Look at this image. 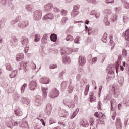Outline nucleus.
I'll return each instance as SVG.
<instances>
[{
  "instance_id": "f257e3e1",
  "label": "nucleus",
  "mask_w": 129,
  "mask_h": 129,
  "mask_svg": "<svg viewBox=\"0 0 129 129\" xmlns=\"http://www.w3.org/2000/svg\"><path fill=\"white\" fill-rule=\"evenodd\" d=\"M59 96V90L56 88L53 89L49 93V97L51 98H55Z\"/></svg>"
},
{
  "instance_id": "f03ea898",
  "label": "nucleus",
  "mask_w": 129,
  "mask_h": 129,
  "mask_svg": "<svg viewBox=\"0 0 129 129\" xmlns=\"http://www.w3.org/2000/svg\"><path fill=\"white\" fill-rule=\"evenodd\" d=\"M79 8H80V6L79 5H77L74 6V9L71 14L72 17H75L77 16L78 14H79V11H78Z\"/></svg>"
},
{
  "instance_id": "7ed1b4c3",
  "label": "nucleus",
  "mask_w": 129,
  "mask_h": 129,
  "mask_svg": "<svg viewBox=\"0 0 129 129\" xmlns=\"http://www.w3.org/2000/svg\"><path fill=\"white\" fill-rule=\"evenodd\" d=\"M86 63V59L83 56H80L79 58V66H84Z\"/></svg>"
},
{
  "instance_id": "20e7f679",
  "label": "nucleus",
  "mask_w": 129,
  "mask_h": 129,
  "mask_svg": "<svg viewBox=\"0 0 129 129\" xmlns=\"http://www.w3.org/2000/svg\"><path fill=\"white\" fill-rule=\"evenodd\" d=\"M27 64H28V63L26 61H22L20 62V68L21 69L24 70L25 72L28 70V69H27Z\"/></svg>"
},
{
  "instance_id": "39448f33",
  "label": "nucleus",
  "mask_w": 129,
  "mask_h": 129,
  "mask_svg": "<svg viewBox=\"0 0 129 129\" xmlns=\"http://www.w3.org/2000/svg\"><path fill=\"white\" fill-rule=\"evenodd\" d=\"M122 124L121 123V120L120 118H118L116 121V126L117 129H121Z\"/></svg>"
},
{
  "instance_id": "423d86ee",
  "label": "nucleus",
  "mask_w": 129,
  "mask_h": 129,
  "mask_svg": "<svg viewBox=\"0 0 129 129\" xmlns=\"http://www.w3.org/2000/svg\"><path fill=\"white\" fill-rule=\"evenodd\" d=\"M29 87L31 90H35V88L37 87V83L35 81L30 82Z\"/></svg>"
},
{
  "instance_id": "0eeeda50",
  "label": "nucleus",
  "mask_w": 129,
  "mask_h": 129,
  "mask_svg": "<svg viewBox=\"0 0 129 129\" xmlns=\"http://www.w3.org/2000/svg\"><path fill=\"white\" fill-rule=\"evenodd\" d=\"M81 124L84 127H88L89 126V123L87 120H83L81 122Z\"/></svg>"
},
{
  "instance_id": "6e6552de",
  "label": "nucleus",
  "mask_w": 129,
  "mask_h": 129,
  "mask_svg": "<svg viewBox=\"0 0 129 129\" xmlns=\"http://www.w3.org/2000/svg\"><path fill=\"white\" fill-rule=\"evenodd\" d=\"M24 57L25 56H24V54L19 53L16 56V60L17 61V62L22 61V60H23V59H24Z\"/></svg>"
},
{
  "instance_id": "1a4fd4ad",
  "label": "nucleus",
  "mask_w": 129,
  "mask_h": 129,
  "mask_svg": "<svg viewBox=\"0 0 129 129\" xmlns=\"http://www.w3.org/2000/svg\"><path fill=\"white\" fill-rule=\"evenodd\" d=\"M123 37H124L126 41H129V29H127L123 33Z\"/></svg>"
},
{
  "instance_id": "9d476101",
  "label": "nucleus",
  "mask_w": 129,
  "mask_h": 129,
  "mask_svg": "<svg viewBox=\"0 0 129 129\" xmlns=\"http://www.w3.org/2000/svg\"><path fill=\"white\" fill-rule=\"evenodd\" d=\"M40 82L44 84H48V83H49V79L46 77L41 78L40 79Z\"/></svg>"
},
{
  "instance_id": "9b49d317",
  "label": "nucleus",
  "mask_w": 129,
  "mask_h": 129,
  "mask_svg": "<svg viewBox=\"0 0 129 129\" xmlns=\"http://www.w3.org/2000/svg\"><path fill=\"white\" fill-rule=\"evenodd\" d=\"M44 18L45 19H50V20H52V19H54V15L52 13H49L46 14Z\"/></svg>"
},
{
  "instance_id": "f8f14e48",
  "label": "nucleus",
  "mask_w": 129,
  "mask_h": 129,
  "mask_svg": "<svg viewBox=\"0 0 129 129\" xmlns=\"http://www.w3.org/2000/svg\"><path fill=\"white\" fill-rule=\"evenodd\" d=\"M66 40L68 42H72L74 40L73 38V36L71 35H68L66 37Z\"/></svg>"
},
{
  "instance_id": "ddd939ff",
  "label": "nucleus",
  "mask_w": 129,
  "mask_h": 129,
  "mask_svg": "<svg viewBox=\"0 0 129 129\" xmlns=\"http://www.w3.org/2000/svg\"><path fill=\"white\" fill-rule=\"evenodd\" d=\"M51 41L52 42H56L57 41V35L52 34L50 36Z\"/></svg>"
},
{
  "instance_id": "4468645a",
  "label": "nucleus",
  "mask_w": 129,
  "mask_h": 129,
  "mask_svg": "<svg viewBox=\"0 0 129 129\" xmlns=\"http://www.w3.org/2000/svg\"><path fill=\"white\" fill-rule=\"evenodd\" d=\"M63 62L64 64H69L70 63V59L68 57H63Z\"/></svg>"
},
{
  "instance_id": "2eb2a0df",
  "label": "nucleus",
  "mask_w": 129,
  "mask_h": 129,
  "mask_svg": "<svg viewBox=\"0 0 129 129\" xmlns=\"http://www.w3.org/2000/svg\"><path fill=\"white\" fill-rule=\"evenodd\" d=\"M18 73V71H14L10 75V78H15L16 76H17V74Z\"/></svg>"
},
{
  "instance_id": "dca6fc26",
  "label": "nucleus",
  "mask_w": 129,
  "mask_h": 129,
  "mask_svg": "<svg viewBox=\"0 0 129 129\" xmlns=\"http://www.w3.org/2000/svg\"><path fill=\"white\" fill-rule=\"evenodd\" d=\"M34 37L35 42H39L41 40V35L39 34H35Z\"/></svg>"
},
{
  "instance_id": "f3484780",
  "label": "nucleus",
  "mask_w": 129,
  "mask_h": 129,
  "mask_svg": "<svg viewBox=\"0 0 129 129\" xmlns=\"http://www.w3.org/2000/svg\"><path fill=\"white\" fill-rule=\"evenodd\" d=\"M22 44L23 45V46H27V45H28V43H29V40H28V39L25 38H22Z\"/></svg>"
},
{
  "instance_id": "a211bd4d",
  "label": "nucleus",
  "mask_w": 129,
  "mask_h": 129,
  "mask_svg": "<svg viewBox=\"0 0 129 129\" xmlns=\"http://www.w3.org/2000/svg\"><path fill=\"white\" fill-rule=\"evenodd\" d=\"M52 7H53V5H52V4L51 3L48 4L44 6V8L46 11H48L50 10V9H52Z\"/></svg>"
},
{
  "instance_id": "6ab92c4d",
  "label": "nucleus",
  "mask_w": 129,
  "mask_h": 129,
  "mask_svg": "<svg viewBox=\"0 0 129 129\" xmlns=\"http://www.w3.org/2000/svg\"><path fill=\"white\" fill-rule=\"evenodd\" d=\"M42 91H43V96L45 97L46 96H47V90H48V88H44L42 87Z\"/></svg>"
},
{
  "instance_id": "aec40b11",
  "label": "nucleus",
  "mask_w": 129,
  "mask_h": 129,
  "mask_svg": "<svg viewBox=\"0 0 129 129\" xmlns=\"http://www.w3.org/2000/svg\"><path fill=\"white\" fill-rule=\"evenodd\" d=\"M111 20L112 22H115L117 20V15L115 14H113L111 16Z\"/></svg>"
},
{
  "instance_id": "412c9836",
  "label": "nucleus",
  "mask_w": 129,
  "mask_h": 129,
  "mask_svg": "<svg viewBox=\"0 0 129 129\" xmlns=\"http://www.w3.org/2000/svg\"><path fill=\"white\" fill-rule=\"evenodd\" d=\"M101 115L102 116H101V118H100V123H104V118H103V114H102V113H100L99 115Z\"/></svg>"
},
{
  "instance_id": "4be33fe9",
  "label": "nucleus",
  "mask_w": 129,
  "mask_h": 129,
  "mask_svg": "<svg viewBox=\"0 0 129 129\" xmlns=\"http://www.w3.org/2000/svg\"><path fill=\"white\" fill-rule=\"evenodd\" d=\"M90 102H95L96 101V98L95 96H90Z\"/></svg>"
},
{
  "instance_id": "5701e85b",
  "label": "nucleus",
  "mask_w": 129,
  "mask_h": 129,
  "mask_svg": "<svg viewBox=\"0 0 129 129\" xmlns=\"http://www.w3.org/2000/svg\"><path fill=\"white\" fill-rule=\"evenodd\" d=\"M60 13H61V15L62 16H65V15H67V11H66L64 9L61 10Z\"/></svg>"
},
{
  "instance_id": "b1692460",
  "label": "nucleus",
  "mask_w": 129,
  "mask_h": 129,
  "mask_svg": "<svg viewBox=\"0 0 129 129\" xmlns=\"http://www.w3.org/2000/svg\"><path fill=\"white\" fill-rule=\"evenodd\" d=\"M15 115L17 116H22V114H23V113H22V111H15Z\"/></svg>"
},
{
  "instance_id": "393cba45",
  "label": "nucleus",
  "mask_w": 129,
  "mask_h": 129,
  "mask_svg": "<svg viewBox=\"0 0 129 129\" xmlns=\"http://www.w3.org/2000/svg\"><path fill=\"white\" fill-rule=\"evenodd\" d=\"M89 123H90V125H91V126H93V124H94V120H93V118H90Z\"/></svg>"
},
{
  "instance_id": "a878e982",
  "label": "nucleus",
  "mask_w": 129,
  "mask_h": 129,
  "mask_svg": "<svg viewBox=\"0 0 129 129\" xmlns=\"http://www.w3.org/2000/svg\"><path fill=\"white\" fill-rule=\"evenodd\" d=\"M124 7L125 9H129V3L127 2H124Z\"/></svg>"
},
{
  "instance_id": "bb28decb",
  "label": "nucleus",
  "mask_w": 129,
  "mask_h": 129,
  "mask_svg": "<svg viewBox=\"0 0 129 129\" xmlns=\"http://www.w3.org/2000/svg\"><path fill=\"white\" fill-rule=\"evenodd\" d=\"M68 20V18L67 17H63L61 20V22L62 24H65L66 23V21Z\"/></svg>"
},
{
  "instance_id": "cd10ccee",
  "label": "nucleus",
  "mask_w": 129,
  "mask_h": 129,
  "mask_svg": "<svg viewBox=\"0 0 129 129\" xmlns=\"http://www.w3.org/2000/svg\"><path fill=\"white\" fill-rule=\"evenodd\" d=\"M57 66L56 64H52L49 66V68L50 69H54L55 68H57Z\"/></svg>"
},
{
  "instance_id": "c85d7f7f",
  "label": "nucleus",
  "mask_w": 129,
  "mask_h": 129,
  "mask_svg": "<svg viewBox=\"0 0 129 129\" xmlns=\"http://www.w3.org/2000/svg\"><path fill=\"white\" fill-rule=\"evenodd\" d=\"M26 9L28 11H31V10H32V9H33V6H32V5H28V6H26Z\"/></svg>"
},
{
  "instance_id": "c756f323",
  "label": "nucleus",
  "mask_w": 129,
  "mask_h": 129,
  "mask_svg": "<svg viewBox=\"0 0 129 129\" xmlns=\"http://www.w3.org/2000/svg\"><path fill=\"white\" fill-rule=\"evenodd\" d=\"M26 87H27V84H24L21 87L22 92H24L23 90L25 89V88H26Z\"/></svg>"
},
{
  "instance_id": "7c9ffc66",
  "label": "nucleus",
  "mask_w": 129,
  "mask_h": 129,
  "mask_svg": "<svg viewBox=\"0 0 129 129\" xmlns=\"http://www.w3.org/2000/svg\"><path fill=\"white\" fill-rule=\"evenodd\" d=\"M6 67L7 70H11V68H12V66H11L9 63L6 64Z\"/></svg>"
},
{
  "instance_id": "2f4dec72",
  "label": "nucleus",
  "mask_w": 129,
  "mask_h": 129,
  "mask_svg": "<svg viewBox=\"0 0 129 129\" xmlns=\"http://www.w3.org/2000/svg\"><path fill=\"white\" fill-rule=\"evenodd\" d=\"M53 11L55 12V13H59V12H60V9L57 7H54Z\"/></svg>"
},
{
  "instance_id": "473e14b6",
  "label": "nucleus",
  "mask_w": 129,
  "mask_h": 129,
  "mask_svg": "<svg viewBox=\"0 0 129 129\" xmlns=\"http://www.w3.org/2000/svg\"><path fill=\"white\" fill-rule=\"evenodd\" d=\"M42 44H45V43H47V39L45 38V37H43V38L42 39Z\"/></svg>"
},
{
  "instance_id": "72a5a7b5",
  "label": "nucleus",
  "mask_w": 129,
  "mask_h": 129,
  "mask_svg": "<svg viewBox=\"0 0 129 129\" xmlns=\"http://www.w3.org/2000/svg\"><path fill=\"white\" fill-rule=\"evenodd\" d=\"M109 38L110 39V44H113V40H112V39H113V37L110 36Z\"/></svg>"
},
{
  "instance_id": "f704fd0d",
  "label": "nucleus",
  "mask_w": 129,
  "mask_h": 129,
  "mask_svg": "<svg viewBox=\"0 0 129 129\" xmlns=\"http://www.w3.org/2000/svg\"><path fill=\"white\" fill-rule=\"evenodd\" d=\"M97 61V57H94L92 59V62H93V63H95V62H96Z\"/></svg>"
},
{
  "instance_id": "c9c22d12",
  "label": "nucleus",
  "mask_w": 129,
  "mask_h": 129,
  "mask_svg": "<svg viewBox=\"0 0 129 129\" xmlns=\"http://www.w3.org/2000/svg\"><path fill=\"white\" fill-rule=\"evenodd\" d=\"M76 113H73L72 116H71V119H73V118H74L75 116H76Z\"/></svg>"
},
{
  "instance_id": "e433bc0d",
  "label": "nucleus",
  "mask_w": 129,
  "mask_h": 129,
  "mask_svg": "<svg viewBox=\"0 0 129 129\" xmlns=\"http://www.w3.org/2000/svg\"><path fill=\"white\" fill-rule=\"evenodd\" d=\"M114 1L113 0H106V3L107 4H109V3H113Z\"/></svg>"
},
{
  "instance_id": "4c0bfd02",
  "label": "nucleus",
  "mask_w": 129,
  "mask_h": 129,
  "mask_svg": "<svg viewBox=\"0 0 129 129\" xmlns=\"http://www.w3.org/2000/svg\"><path fill=\"white\" fill-rule=\"evenodd\" d=\"M78 112H79V108H77L74 113H76V114L77 115V113H78Z\"/></svg>"
},
{
  "instance_id": "58836bf2",
  "label": "nucleus",
  "mask_w": 129,
  "mask_h": 129,
  "mask_svg": "<svg viewBox=\"0 0 129 129\" xmlns=\"http://www.w3.org/2000/svg\"><path fill=\"white\" fill-rule=\"evenodd\" d=\"M88 90L89 89L86 88L85 90V95H87V94H88Z\"/></svg>"
},
{
  "instance_id": "ea45409f",
  "label": "nucleus",
  "mask_w": 129,
  "mask_h": 129,
  "mask_svg": "<svg viewBox=\"0 0 129 129\" xmlns=\"http://www.w3.org/2000/svg\"><path fill=\"white\" fill-rule=\"evenodd\" d=\"M31 68L32 69H36V64L35 63H33L31 66Z\"/></svg>"
},
{
  "instance_id": "a19ab883",
  "label": "nucleus",
  "mask_w": 129,
  "mask_h": 129,
  "mask_svg": "<svg viewBox=\"0 0 129 129\" xmlns=\"http://www.w3.org/2000/svg\"><path fill=\"white\" fill-rule=\"evenodd\" d=\"M88 2H89L90 1L91 2H92L93 4H94V5L96 4V1L95 0H87Z\"/></svg>"
},
{
  "instance_id": "79ce46f5",
  "label": "nucleus",
  "mask_w": 129,
  "mask_h": 129,
  "mask_svg": "<svg viewBox=\"0 0 129 129\" xmlns=\"http://www.w3.org/2000/svg\"><path fill=\"white\" fill-rule=\"evenodd\" d=\"M49 107H50V108H49V109H52V105H47V108L49 109Z\"/></svg>"
},
{
  "instance_id": "37998d69",
  "label": "nucleus",
  "mask_w": 129,
  "mask_h": 129,
  "mask_svg": "<svg viewBox=\"0 0 129 129\" xmlns=\"http://www.w3.org/2000/svg\"><path fill=\"white\" fill-rule=\"evenodd\" d=\"M49 123L50 124H52V123H55V121H54V120H50V121H49Z\"/></svg>"
},
{
  "instance_id": "c03bdc74",
  "label": "nucleus",
  "mask_w": 129,
  "mask_h": 129,
  "mask_svg": "<svg viewBox=\"0 0 129 129\" xmlns=\"http://www.w3.org/2000/svg\"><path fill=\"white\" fill-rule=\"evenodd\" d=\"M120 69L122 70V71H123L124 70V68H123V66H120Z\"/></svg>"
},
{
  "instance_id": "a18cd8bd",
  "label": "nucleus",
  "mask_w": 129,
  "mask_h": 129,
  "mask_svg": "<svg viewBox=\"0 0 129 129\" xmlns=\"http://www.w3.org/2000/svg\"><path fill=\"white\" fill-rule=\"evenodd\" d=\"M95 116H96V117H98V112H96L95 113V114H94Z\"/></svg>"
},
{
  "instance_id": "49530a36",
  "label": "nucleus",
  "mask_w": 129,
  "mask_h": 129,
  "mask_svg": "<svg viewBox=\"0 0 129 129\" xmlns=\"http://www.w3.org/2000/svg\"><path fill=\"white\" fill-rule=\"evenodd\" d=\"M102 40L104 43H106V38H102Z\"/></svg>"
},
{
  "instance_id": "de8ad7c7",
  "label": "nucleus",
  "mask_w": 129,
  "mask_h": 129,
  "mask_svg": "<svg viewBox=\"0 0 129 129\" xmlns=\"http://www.w3.org/2000/svg\"><path fill=\"white\" fill-rule=\"evenodd\" d=\"M118 107L119 109L120 110V109L121 108V104H119Z\"/></svg>"
},
{
  "instance_id": "09e8293b",
  "label": "nucleus",
  "mask_w": 129,
  "mask_h": 129,
  "mask_svg": "<svg viewBox=\"0 0 129 129\" xmlns=\"http://www.w3.org/2000/svg\"><path fill=\"white\" fill-rule=\"evenodd\" d=\"M107 12H110V10L108 9H106L105 10V13H107Z\"/></svg>"
},
{
  "instance_id": "8fccbe9b",
  "label": "nucleus",
  "mask_w": 129,
  "mask_h": 129,
  "mask_svg": "<svg viewBox=\"0 0 129 129\" xmlns=\"http://www.w3.org/2000/svg\"><path fill=\"white\" fill-rule=\"evenodd\" d=\"M86 24H87V25H88V24H89V21L86 20Z\"/></svg>"
},
{
  "instance_id": "3c124183",
  "label": "nucleus",
  "mask_w": 129,
  "mask_h": 129,
  "mask_svg": "<svg viewBox=\"0 0 129 129\" xmlns=\"http://www.w3.org/2000/svg\"><path fill=\"white\" fill-rule=\"evenodd\" d=\"M13 124H14V125H18V123H17V122H14L13 123Z\"/></svg>"
},
{
  "instance_id": "603ef678",
  "label": "nucleus",
  "mask_w": 129,
  "mask_h": 129,
  "mask_svg": "<svg viewBox=\"0 0 129 129\" xmlns=\"http://www.w3.org/2000/svg\"><path fill=\"white\" fill-rule=\"evenodd\" d=\"M112 118L113 120H114V118H115V116H112Z\"/></svg>"
},
{
  "instance_id": "864d4df0",
  "label": "nucleus",
  "mask_w": 129,
  "mask_h": 129,
  "mask_svg": "<svg viewBox=\"0 0 129 129\" xmlns=\"http://www.w3.org/2000/svg\"><path fill=\"white\" fill-rule=\"evenodd\" d=\"M105 24H106V25L108 26V25H109V22H105Z\"/></svg>"
},
{
  "instance_id": "5fc2aeb1",
  "label": "nucleus",
  "mask_w": 129,
  "mask_h": 129,
  "mask_svg": "<svg viewBox=\"0 0 129 129\" xmlns=\"http://www.w3.org/2000/svg\"><path fill=\"white\" fill-rule=\"evenodd\" d=\"M43 125H44V126H46V124L45 123V122H43L42 123Z\"/></svg>"
},
{
  "instance_id": "6e6d98bb",
  "label": "nucleus",
  "mask_w": 129,
  "mask_h": 129,
  "mask_svg": "<svg viewBox=\"0 0 129 129\" xmlns=\"http://www.w3.org/2000/svg\"><path fill=\"white\" fill-rule=\"evenodd\" d=\"M123 52H124L123 54H125V55H126V50H125V51L124 50H123Z\"/></svg>"
},
{
  "instance_id": "4d7b16f0",
  "label": "nucleus",
  "mask_w": 129,
  "mask_h": 129,
  "mask_svg": "<svg viewBox=\"0 0 129 129\" xmlns=\"http://www.w3.org/2000/svg\"><path fill=\"white\" fill-rule=\"evenodd\" d=\"M77 38L75 39V40L74 41L75 43H78V41H77Z\"/></svg>"
},
{
  "instance_id": "13d9d810",
  "label": "nucleus",
  "mask_w": 129,
  "mask_h": 129,
  "mask_svg": "<svg viewBox=\"0 0 129 129\" xmlns=\"http://www.w3.org/2000/svg\"><path fill=\"white\" fill-rule=\"evenodd\" d=\"M123 66H124V67H125V62H124L123 63Z\"/></svg>"
},
{
  "instance_id": "bf43d9fd",
  "label": "nucleus",
  "mask_w": 129,
  "mask_h": 129,
  "mask_svg": "<svg viewBox=\"0 0 129 129\" xmlns=\"http://www.w3.org/2000/svg\"><path fill=\"white\" fill-rule=\"evenodd\" d=\"M40 121H41V122H42H42H44V120H43V119H41L40 120Z\"/></svg>"
},
{
  "instance_id": "052dcab7",
  "label": "nucleus",
  "mask_w": 129,
  "mask_h": 129,
  "mask_svg": "<svg viewBox=\"0 0 129 129\" xmlns=\"http://www.w3.org/2000/svg\"><path fill=\"white\" fill-rule=\"evenodd\" d=\"M85 29H86V30H87V29H88V27H87V26H86V25L85 26Z\"/></svg>"
},
{
  "instance_id": "680f3d73",
  "label": "nucleus",
  "mask_w": 129,
  "mask_h": 129,
  "mask_svg": "<svg viewBox=\"0 0 129 129\" xmlns=\"http://www.w3.org/2000/svg\"><path fill=\"white\" fill-rule=\"evenodd\" d=\"M37 98H38V99H40V98H41V97L39 96H38Z\"/></svg>"
},
{
  "instance_id": "e2e57ef3",
  "label": "nucleus",
  "mask_w": 129,
  "mask_h": 129,
  "mask_svg": "<svg viewBox=\"0 0 129 129\" xmlns=\"http://www.w3.org/2000/svg\"><path fill=\"white\" fill-rule=\"evenodd\" d=\"M2 74V70L0 69V75Z\"/></svg>"
},
{
  "instance_id": "0e129e2a",
  "label": "nucleus",
  "mask_w": 129,
  "mask_h": 129,
  "mask_svg": "<svg viewBox=\"0 0 129 129\" xmlns=\"http://www.w3.org/2000/svg\"><path fill=\"white\" fill-rule=\"evenodd\" d=\"M117 69H118V68H116V72H117H117H118Z\"/></svg>"
},
{
  "instance_id": "69168bd1",
  "label": "nucleus",
  "mask_w": 129,
  "mask_h": 129,
  "mask_svg": "<svg viewBox=\"0 0 129 129\" xmlns=\"http://www.w3.org/2000/svg\"><path fill=\"white\" fill-rule=\"evenodd\" d=\"M115 11H116V10H117V8H116L115 9Z\"/></svg>"
},
{
  "instance_id": "338daca9",
  "label": "nucleus",
  "mask_w": 129,
  "mask_h": 129,
  "mask_svg": "<svg viewBox=\"0 0 129 129\" xmlns=\"http://www.w3.org/2000/svg\"><path fill=\"white\" fill-rule=\"evenodd\" d=\"M0 43H2V40H0Z\"/></svg>"
},
{
  "instance_id": "774afa93",
  "label": "nucleus",
  "mask_w": 129,
  "mask_h": 129,
  "mask_svg": "<svg viewBox=\"0 0 129 129\" xmlns=\"http://www.w3.org/2000/svg\"><path fill=\"white\" fill-rule=\"evenodd\" d=\"M128 82H129V78H128Z\"/></svg>"
}]
</instances>
